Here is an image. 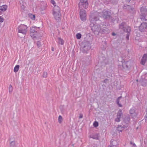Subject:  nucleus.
Returning <instances> with one entry per match:
<instances>
[{
	"label": "nucleus",
	"mask_w": 147,
	"mask_h": 147,
	"mask_svg": "<svg viewBox=\"0 0 147 147\" xmlns=\"http://www.w3.org/2000/svg\"><path fill=\"white\" fill-rule=\"evenodd\" d=\"M28 16L32 20H34L35 19V16L34 15L32 14H29Z\"/></svg>",
	"instance_id": "obj_14"
},
{
	"label": "nucleus",
	"mask_w": 147,
	"mask_h": 147,
	"mask_svg": "<svg viewBox=\"0 0 147 147\" xmlns=\"http://www.w3.org/2000/svg\"><path fill=\"white\" fill-rule=\"evenodd\" d=\"M2 14V13L1 11H0V15L1 14Z\"/></svg>",
	"instance_id": "obj_32"
},
{
	"label": "nucleus",
	"mask_w": 147,
	"mask_h": 147,
	"mask_svg": "<svg viewBox=\"0 0 147 147\" xmlns=\"http://www.w3.org/2000/svg\"><path fill=\"white\" fill-rule=\"evenodd\" d=\"M135 112V111L134 109H131L130 110V113L131 114H134Z\"/></svg>",
	"instance_id": "obj_21"
},
{
	"label": "nucleus",
	"mask_w": 147,
	"mask_h": 147,
	"mask_svg": "<svg viewBox=\"0 0 147 147\" xmlns=\"http://www.w3.org/2000/svg\"><path fill=\"white\" fill-rule=\"evenodd\" d=\"M147 54H144L141 59V63L142 65H144L147 61Z\"/></svg>",
	"instance_id": "obj_8"
},
{
	"label": "nucleus",
	"mask_w": 147,
	"mask_h": 147,
	"mask_svg": "<svg viewBox=\"0 0 147 147\" xmlns=\"http://www.w3.org/2000/svg\"><path fill=\"white\" fill-rule=\"evenodd\" d=\"M58 122L60 123H62L63 121V118L61 115H59L58 117Z\"/></svg>",
	"instance_id": "obj_15"
},
{
	"label": "nucleus",
	"mask_w": 147,
	"mask_h": 147,
	"mask_svg": "<svg viewBox=\"0 0 147 147\" xmlns=\"http://www.w3.org/2000/svg\"><path fill=\"white\" fill-rule=\"evenodd\" d=\"M56 42L58 44L61 45H63L64 42L63 40L60 37L57 38Z\"/></svg>",
	"instance_id": "obj_9"
},
{
	"label": "nucleus",
	"mask_w": 147,
	"mask_h": 147,
	"mask_svg": "<svg viewBox=\"0 0 147 147\" xmlns=\"http://www.w3.org/2000/svg\"><path fill=\"white\" fill-rule=\"evenodd\" d=\"M123 130V128L121 126H119L117 127V130L119 132Z\"/></svg>",
	"instance_id": "obj_16"
},
{
	"label": "nucleus",
	"mask_w": 147,
	"mask_h": 147,
	"mask_svg": "<svg viewBox=\"0 0 147 147\" xmlns=\"http://www.w3.org/2000/svg\"><path fill=\"white\" fill-rule=\"evenodd\" d=\"M121 98V97H119L118 98V99H117V104H118L119 106L120 107H122V105L120 104H119V100H120V99Z\"/></svg>",
	"instance_id": "obj_17"
},
{
	"label": "nucleus",
	"mask_w": 147,
	"mask_h": 147,
	"mask_svg": "<svg viewBox=\"0 0 147 147\" xmlns=\"http://www.w3.org/2000/svg\"><path fill=\"white\" fill-rule=\"evenodd\" d=\"M53 14L56 20L57 21L60 20L61 14L60 12V8L59 7L57 6L54 7Z\"/></svg>",
	"instance_id": "obj_1"
},
{
	"label": "nucleus",
	"mask_w": 147,
	"mask_h": 147,
	"mask_svg": "<svg viewBox=\"0 0 147 147\" xmlns=\"http://www.w3.org/2000/svg\"><path fill=\"white\" fill-rule=\"evenodd\" d=\"M37 29L36 27H32L30 29V35L33 38H36L35 36H34V34L35 33L36 34H37V32L36 31Z\"/></svg>",
	"instance_id": "obj_6"
},
{
	"label": "nucleus",
	"mask_w": 147,
	"mask_h": 147,
	"mask_svg": "<svg viewBox=\"0 0 147 147\" xmlns=\"http://www.w3.org/2000/svg\"><path fill=\"white\" fill-rule=\"evenodd\" d=\"M124 24H125L124 23L122 24L120 26V28H121L123 29L124 30V31H125V29L124 28Z\"/></svg>",
	"instance_id": "obj_19"
},
{
	"label": "nucleus",
	"mask_w": 147,
	"mask_h": 147,
	"mask_svg": "<svg viewBox=\"0 0 147 147\" xmlns=\"http://www.w3.org/2000/svg\"><path fill=\"white\" fill-rule=\"evenodd\" d=\"M76 36L78 39H79L81 38V35L80 33H78L76 35Z\"/></svg>",
	"instance_id": "obj_18"
},
{
	"label": "nucleus",
	"mask_w": 147,
	"mask_h": 147,
	"mask_svg": "<svg viewBox=\"0 0 147 147\" xmlns=\"http://www.w3.org/2000/svg\"><path fill=\"white\" fill-rule=\"evenodd\" d=\"M82 115H80V116L79 118H82Z\"/></svg>",
	"instance_id": "obj_30"
},
{
	"label": "nucleus",
	"mask_w": 147,
	"mask_h": 147,
	"mask_svg": "<svg viewBox=\"0 0 147 147\" xmlns=\"http://www.w3.org/2000/svg\"><path fill=\"white\" fill-rule=\"evenodd\" d=\"M7 5H4L0 6V10L2 11H5L7 9Z\"/></svg>",
	"instance_id": "obj_12"
},
{
	"label": "nucleus",
	"mask_w": 147,
	"mask_h": 147,
	"mask_svg": "<svg viewBox=\"0 0 147 147\" xmlns=\"http://www.w3.org/2000/svg\"><path fill=\"white\" fill-rule=\"evenodd\" d=\"M12 143H13L14 144L15 143V142H12L11 143V144Z\"/></svg>",
	"instance_id": "obj_31"
},
{
	"label": "nucleus",
	"mask_w": 147,
	"mask_h": 147,
	"mask_svg": "<svg viewBox=\"0 0 147 147\" xmlns=\"http://www.w3.org/2000/svg\"><path fill=\"white\" fill-rule=\"evenodd\" d=\"M4 21L3 18L1 16H0V22H3Z\"/></svg>",
	"instance_id": "obj_24"
},
{
	"label": "nucleus",
	"mask_w": 147,
	"mask_h": 147,
	"mask_svg": "<svg viewBox=\"0 0 147 147\" xmlns=\"http://www.w3.org/2000/svg\"><path fill=\"white\" fill-rule=\"evenodd\" d=\"M18 32L23 35H26L28 31V26L24 24H21L18 27Z\"/></svg>",
	"instance_id": "obj_2"
},
{
	"label": "nucleus",
	"mask_w": 147,
	"mask_h": 147,
	"mask_svg": "<svg viewBox=\"0 0 147 147\" xmlns=\"http://www.w3.org/2000/svg\"><path fill=\"white\" fill-rule=\"evenodd\" d=\"M93 126L95 127H96L98 126V122L96 121H95L93 123Z\"/></svg>",
	"instance_id": "obj_20"
},
{
	"label": "nucleus",
	"mask_w": 147,
	"mask_h": 147,
	"mask_svg": "<svg viewBox=\"0 0 147 147\" xmlns=\"http://www.w3.org/2000/svg\"><path fill=\"white\" fill-rule=\"evenodd\" d=\"M51 3L55 6V7H56L55 6L56 3L55 1L53 0H51Z\"/></svg>",
	"instance_id": "obj_22"
},
{
	"label": "nucleus",
	"mask_w": 147,
	"mask_h": 147,
	"mask_svg": "<svg viewBox=\"0 0 147 147\" xmlns=\"http://www.w3.org/2000/svg\"><path fill=\"white\" fill-rule=\"evenodd\" d=\"M139 29L141 32L145 31L147 29V23L144 22L142 23L139 27Z\"/></svg>",
	"instance_id": "obj_7"
},
{
	"label": "nucleus",
	"mask_w": 147,
	"mask_h": 147,
	"mask_svg": "<svg viewBox=\"0 0 147 147\" xmlns=\"http://www.w3.org/2000/svg\"><path fill=\"white\" fill-rule=\"evenodd\" d=\"M80 15L81 20L82 21H85L86 20V13L85 11L83 9H80Z\"/></svg>",
	"instance_id": "obj_5"
},
{
	"label": "nucleus",
	"mask_w": 147,
	"mask_h": 147,
	"mask_svg": "<svg viewBox=\"0 0 147 147\" xmlns=\"http://www.w3.org/2000/svg\"><path fill=\"white\" fill-rule=\"evenodd\" d=\"M129 38V34H128V35L126 36V38L127 40H128Z\"/></svg>",
	"instance_id": "obj_27"
},
{
	"label": "nucleus",
	"mask_w": 147,
	"mask_h": 147,
	"mask_svg": "<svg viewBox=\"0 0 147 147\" xmlns=\"http://www.w3.org/2000/svg\"><path fill=\"white\" fill-rule=\"evenodd\" d=\"M20 68V66L19 65H17L14 67V72H16L18 71Z\"/></svg>",
	"instance_id": "obj_13"
},
{
	"label": "nucleus",
	"mask_w": 147,
	"mask_h": 147,
	"mask_svg": "<svg viewBox=\"0 0 147 147\" xmlns=\"http://www.w3.org/2000/svg\"><path fill=\"white\" fill-rule=\"evenodd\" d=\"M140 16L141 19H144L147 14V9L144 7H142L140 9Z\"/></svg>",
	"instance_id": "obj_4"
},
{
	"label": "nucleus",
	"mask_w": 147,
	"mask_h": 147,
	"mask_svg": "<svg viewBox=\"0 0 147 147\" xmlns=\"http://www.w3.org/2000/svg\"><path fill=\"white\" fill-rule=\"evenodd\" d=\"M121 111H119L117 115V118L115 119L116 121L118 122L120 121V118L122 114Z\"/></svg>",
	"instance_id": "obj_11"
},
{
	"label": "nucleus",
	"mask_w": 147,
	"mask_h": 147,
	"mask_svg": "<svg viewBox=\"0 0 147 147\" xmlns=\"http://www.w3.org/2000/svg\"><path fill=\"white\" fill-rule=\"evenodd\" d=\"M88 6V0H80L79 3V7L80 9H83V8L86 9Z\"/></svg>",
	"instance_id": "obj_3"
},
{
	"label": "nucleus",
	"mask_w": 147,
	"mask_h": 147,
	"mask_svg": "<svg viewBox=\"0 0 147 147\" xmlns=\"http://www.w3.org/2000/svg\"><path fill=\"white\" fill-rule=\"evenodd\" d=\"M38 33L37 32V34H34V36H36H36H37L38 35Z\"/></svg>",
	"instance_id": "obj_28"
},
{
	"label": "nucleus",
	"mask_w": 147,
	"mask_h": 147,
	"mask_svg": "<svg viewBox=\"0 0 147 147\" xmlns=\"http://www.w3.org/2000/svg\"><path fill=\"white\" fill-rule=\"evenodd\" d=\"M131 30L130 28V27H128L126 29V30L127 32L128 33Z\"/></svg>",
	"instance_id": "obj_25"
},
{
	"label": "nucleus",
	"mask_w": 147,
	"mask_h": 147,
	"mask_svg": "<svg viewBox=\"0 0 147 147\" xmlns=\"http://www.w3.org/2000/svg\"><path fill=\"white\" fill-rule=\"evenodd\" d=\"M118 145V143L117 141L114 140H111V146L112 147H117Z\"/></svg>",
	"instance_id": "obj_10"
},
{
	"label": "nucleus",
	"mask_w": 147,
	"mask_h": 147,
	"mask_svg": "<svg viewBox=\"0 0 147 147\" xmlns=\"http://www.w3.org/2000/svg\"><path fill=\"white\" fill-rule=\"evenodd\" d=\"M112 35L113 36H115V34L114 33H113L112 34Z\"/></svg>",
	"instance_id": "obj_29"
},
{
	"label": "nucleus",
	"mask_w": 147,
	"mask_h": 147,
	"mask_svg": "<svg viewBox=\"0 0 147 147\" xmlns=\"http://www.w3.org/2000/svg\"><path fill=\"white\" fill-rule=\"evenodd\" d=\"M44 75L45 76V77H46L47 76V72H45L44 73Z\"/></svg>",
	"instance_id": "obj_26"
},
{
	"label": "nucleus",
	"mask_w": 147,
	"mask_h": 147,
	"mask_svg": "<svg viewBox=\"0 0 147 147\" xmlns=\"http://www.w3.org/2000/svg\"><path fill=\"white\" fill-rule=\"evenodd\" d=\"M96 20H95L94 19H93L92 20H91V24H90V25L91 26V27L92 26H94V24H93V25L92 26V23H93V22H94V21H96Z\"/></svg>",
	"instance_id": "obj_23"
}]
</instances>
